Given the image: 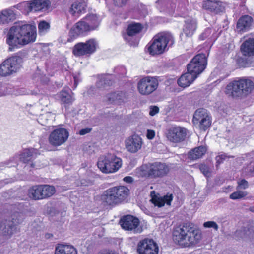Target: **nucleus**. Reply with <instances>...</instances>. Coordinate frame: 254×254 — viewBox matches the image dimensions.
<instances>
[{"label": "nucleus", "instance_id": "obj_41", "mask_svg": "<svg viewBox=\"0 0 254 254\" xmlns=\"http://www.w3.org/2000/svg\"><path fill=\"white\" fill-rule=\"evenodd\" d=\"M252 234L251 230L244 228L236 231L235 235L239 238L245 239L249 237Z\"/></svg>", "mask_w": 254, "mask_h": 254}, {"label": "nucleus", "instance_id": "obj_50", "mask_svg": "<svg viewBox=\"0 0 254 254\" xmlns=\"http://www.w3.org/2000/svg\"><path fill=\"white\" fill-rule=\"evenodd\" d=\"M128 0H114L115 5L122 7L125 5Z\"/></svg>", "mask_w": 254, "mask_h": 254}, {"label": "nucleus", "instance_id": "obj_6", "mask_svg": "<svg viewBox=\"0 0 254 254\" xmlns=\"http://www.w3.org/2000/svg\"><path fill=\"white\" fill-rule=\"evenodd\" d=\"M22 58L18 56L9 57L0 65V75L6 77L16 73L22 66Z\"/></svg>", "mask_w": 254, "mask_h": 254}, {"label": "nucleus", "instance_id": "obj_40", "mask_svg": "<svg viewBox=\"0 0 254 254\" xmlns=\"http://www.w3.org/2000/svg\"><path fill=\"white\" fill-rule=\"evenodd\" d=\"M53 118V115L50 113H46L44 114L41 115L38 118L37 121L39 124L42 126H46L48 121L52 120Z\"/></svg>", "mask_w": 254, "mask_h": 254}, {"label": "nucleus", "instance_id": "obj_25", "mask_svg": "<svg viewBox=\"0 0 254 254\" xmlns=\"http://www.w3.org/2000/svg\"><path fill=\"white\" fill-rule=\"evenodd\" d=\"M57 96L59 98L61 102L65 105V107L67 105L72 104L74 100V98L73 97V93L69 89L68 90H62L57 94Z\"/></svg>", "mask_w": 254, "mask_h": 254}, {"label": "nucleus", "instance_id": "obj_31", "mask_svg": "<svg viewBox=\"0 0 254 254\" xmlns=\"http://www.w3.org/2000/svg\"><path fill=\"white\" fill-rule=\"evenodd\" d=\"M76 249L71 245H59L56 248L55 254H77Z\"/></svg>", "mask_w": 254, "mask_h": 254}, {"label": "nucleus", "instance_id": "obj_4", "mask_svg": "<svg viewBox=\"0 0 254 254\" xmlns=\"http://www.w3.org/2000/svg\"><path fill=\"white\" fill-rule=\"evenodd\" d=\"M129 190L123 186L112 187L107 190L101 196L105 205H113L121 203L127 197Z\"/></svg>", "mask_w": 254, "mask_h": 254}, {"label": "nucleus", "instance_id": "obj_16", "mask_svg": "<svg viewBox=\"0 0 254 254\" xmlns=\"http://www.w3.org/2000/svg\"><path fill=\"white\" fill-rule=\"evenodd\" d=\"M16 226L10 220H3L0 222V235L5 239H9L16 231Z\"/></svg>", "mask_w": 254, "mask_h": 254}, {"label": "nucleus", "instance_id": "obj_23", "mask_svg": "<svg viewBox=\"0 0 254 254\" xmlns=\"http://www.w3.org/2000/svg\"><path fill=\"white\" fill-rule=\"evenodd\" d=\"M49 0H34L30 4L31 11L37 12L47 10L50 5Z\"/></svg>", "mask_w": 254, "mask_h": 254}, {"label": "nucleus", "instance_id": "obj_32", "mask_svg": "<svg viewBox=\"0 0 254 254\" xmlns=\"http://www.w3.org/2000/svg\"><path fill=\"white\" fill-rule=\"evenodd\" d=\"M206 152L205 147L200 146L195 147L188 153V158L191 160H196L202 157Z\"/></svg>", "mask_w": 254, "mask_h": 254}, {"label": "nucleus", "instance_id": "obj_2", "mask_svg": "<svg viewBox=\"0 0 254 254\" xmlns=\"http://www.w3.org/2000/svg\"><path fill=\"white\" fill-rule=\"evenodd\" d=\"M173 236L174 241L184 247L195 245L201 238L200 234L189 223H186L182 227L177 228L173 232Z\"/></svg>", "mask_w": 254, "mask_h": 254}, {"label": "nucleus", "instance_id": "obj_19", "mask_svg": "<svg viewBox=\"0 0 254 254\" xmlns=\"http://www.w3.org/2000/svg\"><path fill=\"white\" fill-rule=\"evenodd\" d=\"M89 31L90 30L87 23L84 21H79L71 28L69 34L71 37L76 38Z\"/></svg>", "mask_w": 254, "mask_h": 254}, {"label": "nucleus", "instance_id": "obj_53", "mask_svg": "<svg viewBox=\"0 0 254 254\" xmlns=\"http://www.w3.org/2000/svg\"><path fill=\"white\" fill-rule=\"evenodd\" d=\"M91 130H92V128H89V127L81 129L79 131V134H80V135H84L90 132Z\"/></svg>", "mask_w": 254, "mask_h": 254}, {"label": "nucleus", "instance_id": "obj_52", "mask_svg": "<svg viewBox=\"0 0 254 254\" xmlns=\"http://www.w3.org/2000/svg\"><path fill=\"white\" fill-rule=\"evenodd\" d=\"M159 110V108L157 106L150 107L149 115L153 116L158 113Z\"/></svg>", "mask_w": 254, "mask_h": 254}, {"label": "nucleus", "instance_id": "obj_51", "mask_svg": "<svg viewBox=\"0 0 254 254\" xmlns=\"http://www.w3.org/2000/svg\"><path fill=\"white\" fill-rule=\"evenodd\" d=\"M226 158L225 154H221L216 157L217 165L220 164Z\"/></svg>", "mask_w": 254, "mask_h": 254}, {"label": "nucleus", "instance_id": "obj_34", "mask_svg": "<svg viewBox=\"0 0 254 254\" xmlns=\"http://www.w3.org/2000/svg\"><path fill=\"white\" fill-rule=\"evenodd\" d=\"M114 83L111 75H103L97 82L96 86L99 88H105Z\"/></svg>", "mask_w": 254, "mask_h": 254}, {"label": "nucleus", "instance_id": "obj_30", "mask_svg": "<svg viewBox=\"0 0 254 254\" xmlns=\"http://www.w3.org/2000/svg\"><path fill=\"white\" fill-rule=\"evenodd\" d=\"M86 7V4L83 1L74 2L70 9V13L73 16H78L79 14L84 12Z\"/></svg>", "mask_w": 254, "mask_h": 254}, {"label": "nucleus", "instance_id": "obj_3", "mask_svg": "<svg viewBox=\"0 0 254 254\" xmlns=\"http://www.w3.org/2000/svg\"><path fill=\"white\" fill-rule=\"evenodd\" d=\"M254 88V83L250 79L242 78L229 83L225 93L233 98H243L250 94Z\"/></svg>", "mask_w": 254, "mask_h": 254}, {"label": "nucleus", "instance_id": "obj_14", "mask_svg": "<svg viewBox=\"0 0 254 254\" xmlns=\"http://www.w3.org/2000/svg\"><path fill=\"white\" fill-rule=\"evenodd\" d=\"M125 145L128 152L135 153L141 149L143 140L139 135L134 134L125 139Z\"/></svg>", "mask_w": 254, "mask_h": 254}, {"label": "nucleus", "instance_id": "obj_28", "mask_svg": "<svg viewBox=\"0 0 254 254\" xmlns=\"http://www.w3.org/2000/svg\"><path fill=\"white\" fill-rule=\"evenodd\" d=\"M15 18V14L11 9H5L0 11V23H7L13 21Z\"/></svg>", "mask_w": 254, "mask_h": 254}, {"label": "nucleus", "instance_id": "obj_45", "mask_svg": "<svg viewBox=\"0 0 254 254\" xmlns=\"http://www.w3.org/2000/svg\"><path fill=\"white\" fill-rule=\"evenodd\" d=\"M10 93L11 90L7 85L0 83V96H5Z\"/></svg>", "mask_w": 254, "mask_h": 254}, {"label": "nucleus", "instance_id": "obj_36", "mask_svg": "<svg viewBox=\"0 0 254 254\" xmlns=\"http://www.w3.org/2000/svg\"><path fill=\"white\" fill-rule=\"evenodd\" d=\"M42 199L49 197L53 195L55 189L54 187L48 185H40Z\"/></svg>", "mask_w": 254, "mask_h": 254}, {"label": "nucleus", "instance_id": "obj_48", "mask_svg": "<svg viewBox=\"0 0 254 254\" xmlns=\"http://www.w3.org/2000/svg\"><path fill=\"white\" fill-rule=\"evenodd\" d=\"M200 171L205 176H208L210 175L209 168L205 164H201L199 167Z\"/></svg>", "mask_w": 254, "mask_h": 254}, {"label": "nucleus", "instance_id": "obj_37", "mask_svg": "<svg viewBox=\"0 0 254 254\" xmlns=\"http://www.w3.org/2000/svg\"><path fill=\"white\" fill-rule=\"evenodd\" d=\"M28 193L29 197L34 200L42 199L40 185L31 188L28 190Z\"/></svg>", "mask_w": 254, "mask_h": 254}, {"label": "nucleus", "instance_id": "obj_58", "mask_svg": "<svg viewBox=\"0 0 254 254\" xmlns=\"http://www.w3.org/2000/svg\"><path fill=\"white\" fill-rule=\"evenodd\" d=\"M51 236H52V235L51 234H47L46 235V237L47 238H49Z\"/></svg>", "mask_w": 254, "mask_h": 254}, {"label": "nucleus", "instance_id": "obj_44", "mask_svg": "<svg viewBox=\"0 0 254 254\" xmlns=\"http://www.w3.org/2000/svg\"><path fill=\"white\" fill-rule=\"evenodd\" d=\"M157 3L160 7L164 6L172 9L175 7V3L171 2L170 0H158Z\"/></svg>", "mask_w": 254, "mask_h": 254}, {"label": "nucleus", "instance_id": "obj_8", "mask_svg": "<svg viewBox=\"0 0 254 254\" xmlns=\"http://www.w3.org/2000/svg\"><path fill=\"white\" fill-rule=\"evenodd\" d=\"M97 42L94 39H91L86 42L76 44L73 47L72 53L75 56L91 55L96 50Z\"/></svg>", "mask_w": 254, "mask_h": 254}, {"label": "nucleus", "instance_id": "obj_9", "mask_svg": "<svg viewBox=\"0 0 254 254\" xmlns=\"http://www.w3.org/2000/svg\"><path fill=\"white\" fill-rule=\"evenodd\" d=\"M158 86V81L156 78L147 76L139 81L137 89L141 95H148L154 92Z\"/></svg>", "mask_w": 254, "mask_h": 254}, {"label": "nucleus", "instance_id": "obj_24", "mask_svg": "<svg viewBox=\"0 0 254 254\" xmlns=\"http://www.w3.org/2000/svg\"><path fill=\"white\" fill-rule=\"evenodd\" d=\"M253 22L252 18L249 15L241 17L237 23V29L239 32H244L248 31Z\"/></svg>", "mask_w": 254, "mask_h": 254}, {"label": "nucleus", "instance_id": "obj_20", "mask_svg": "<svg viewBox=\"0 0 254 254\" xmlns=\"http://www.w3.org/2000/svg\"><path fill=\"white\" fill-rule=\"evenodd\" d=\"M203 7L205 9L216 14L222 12L224 9V6L222 3L216 0H207L204 2Z\"/></svg>", "mask_w": 254, "mask_h": 254}, {"label": "nucleus", "instance_id": "obj_38", "mask_svg": "<svg viewBox=\"0 0 254 254\" xmlns=\"http://www.w3.org/2000/svg\"><path fill=\"white\" fill-rule=\"evenodd\" d=\"M142 25L138 23L130 24L128 25L127 29V34L128 36H132L139 33L142 29Z\"/></svg>", "mask_w": 254, "mask_h": 254}, {"label": "nucleus", "instance_id": "obj_18", "mask_svg": "<svg viewBox=\"0 0 254 254\" xmlns=\"http://www.w3.org/2000/svg\"><path fill=\"white\" fill-rule=\"evenodd\" d=\"M240 50L244 56H254V38H249L244 41L241 45Z\"/></svg>", "mask_w": 254, "mask_h": 254}, {"label": "nucleus", "instance_id": "obj_11", "mask_svg": "<svg viewBox=\"0 0 254 254\" xmlns=\"http://www.w3.org/2000/svg\"><path fill=\"white\" fill-rule=\"evenodd\" d=\"M120 224L123 229L134 233H140L143 230L139 219L132 215L124 216L121 219Z\"/></svg>", "mask_w": 254, "mask_h": 254}, {"label": "nucleus", "instance_id": "obj_57", "mask_svg": "<svg viewBox=\"0 0 254 254\" xmlns=\"http://www.w3.org/2000/svg\"><path fill=\"white\" fill-rule=\"evenodd\" d=\"M30 166H31V167H32V168H34V167H36V168H37V167H38V166H36V165H35V164H34V163H30Z\"/></svg>", "mask_w": 254, "mask_h": 254}, {"label": "nucleus", "instance_id": "obj_5", "mask_svg": "<svg viewBox=\"0 0 254 254\" xmlns=\"http://www.w3.org/2000/svg\"><path fill=\"white\" fill-rule=\"evenodd\" d=\"M174 39L169 33H160L155 36L153 42L148 48L152 55H159L168 50L174 44Z\"/></svg>", "mask_w": 254, "mask_h": 254}, {"label": "nucleus", "instance_id": "obj_33", "mask_svg": "<svg viewBox=\"0 0 254 254\" xmlns=\"http://www.w3.org/2000/svg\"><path fill=\"white\" fill-rule=\"evenodd\" d=\"M37 150L34 148L25 150L20 155V160L25 163H28L37 156Z\"/></svg>", "mask_w": 254, "mask_h": 254}, {"label": "nucleus", "instance_id": "obj_1", "mask_svg": "<svg viewBox=\"0 0 254 254\" xmlns=\"http://www.w3.org/2000/svg\"><path fill=\"white\" fill-rule=\"evenodd\" d=\"M36 28L31 24H16L9 29L6 38L8 50L12 51L30 43L34 42L36 38Z\"/></svg>", "mask_w": 254, "mask_h": 254}, {"label": "nucleus", "instance_id": "obj_55", "mask_svg": "<svg viewBox=\"0 0 254 254\" xmlns=\"http://www.w3.org/2000/svg\"><path fill=\"white\" fill-rule=\"evenodd\" d=\"M123 180L125 182L128 183H131L133 180V178L130 176L125 177Z\"/></svg>", "mask_w": 254, "mask_h": 254}, {"label": "nucleus", "instance_id": "obj_54", "mask_svg": "<svg viewBox=\"0 0 254 254\" xmlns=\"http://www.w3.org/2000/svg\"><path fill=\"white\" fill-rule=\"evenodd\" d=\"M155 132L153 130H148L146 136L149 139H152L154 137Z\"/></svg>", "mask_w": 254, "mask_h": 254}, {"label": "nucleus", "instance_id": "obj_49", "mask_svg": "<svg viewBox=\"0 0 254 254\" xmlns=\"http://www.w3.org/2000/svg\"><path fill=\"white\" fill-rule=\"evenodd\" d=\"M212 33V30L210 28L206 29L200 35L199 38L201 40H204L209 37Z\"/></svg>", "mask_w": 254, "mask_h": 254}, {"label": "nucleus", "instance_id": "obj_29", "mask_svg": "<svg viewBox=\"0 0 254 254\" xmlns=\"http://www.w3.org/2000/svg\"><path fill=\"white\" fill-rule=\"evenodd\" d=\"M173 195L172 194H167L163 197H154L151 200L152 203L155 206H157L159 207L163 206L165 204L168 205H170L171 203L173 200Z\"/></svg>", "mask_w": 254, "mask_h": 254}, {"label": "nucleus", "instance_id": "obj_47", "mask_svg": "<svg viewBox=\"0 0 254 254\" xmlns=\"http://www.w3.org/2000/svg\"><path fill=\"white\" fill-rule=\"evenodd\" d=\"M248 182L245 179H242L238 182L237 190L245 189L248 187Z\"/></svg>", "mask_w": 254, "mask_h": 254}, {"label": "nucleus", "instance_id": "obj_22", "mask_svg": "<svg viewBox=\"0 0 254 254\" xmlns=\"http://www.w3.org/2000/svg\"><path fill=\"white\" fill-rule=\"evenodd\" d=\"M197 28L196 21L192 18H188L185 21L183 32L187 37H191Z\"/></svg>", "mask_w": 254, "mask_h": 254}, {"label": "nucleus", "instance_id": "obj_26", "mask_svg": "<svg viewBox=\"0 0 254 254\" xmlns=\"http://www.w3.org/2000/svg\"><path fill=\"white\" fill-rule=\"evenodd\" d=\"M196 78L195 74L188 71L179 78L178 84L180 87L185 88L190 86Z\"/></svg>", "mask_w": 254, "mask_h": 254}, {"label": "nucleus", "instance_id": "obj_43", "mask_svg": "<svg viewBox=\"0 0 254 254\" xmlns=\"http://www.w3.org/2000/svg\"><path fill=\"white\" fill-rule=\"evenodd\" d=\"M247 192L244 191H237L233 192L230 195V198L233 200L241 199L247 196Z\"/></svg>", "mask_w": 254, "mask_h": 254}, {"label": "nucleus", "instance_id": "obj_10", "mask_svg": "<svg viewBox=\"0 0 254 254\" xmlns=\"http://www.w3.org/2000/svg\"><path fill=\"white\" fill-rule=\"evenodd\" d=\"M193 122L198 125L200 129L206 130L211 125V119L209 113L204 108L197 109L193 115Z\"/></svg>", "mask_w": 254, "mask_h": 254}, {"label": "nucleus", "instance_id": "obj_27", "mask_svg": "<svg viewBox=\"0 0 254 254\" xmlns=\"http://www.w3.org/2000/svg\"><path fill=\"white\" fill-rule=\"evenodd\" d=\"M125 94L122 92H116L109 93L104 99V101L109 104L120 103L124 101Z\"/></svg>", "mask_w": 254, "mask_h": 254}, {"label": "nucleus", "instance_id": "obj_15", "mask_svg": "<svg viewBox=\"0 0 254 254\" xmlns=\"http://www.w3.org/2000/svg\"><path fill=\"white\" fill-rule=\"evenodd\" d=\"M187 129L181 127L170 128L167 133V138L171 142L179 143L184 141L187 135Z\"/></svg>", "mask_w": 254, "mask_h": 254}, {"label": "nucleus", "instance_id": "obj_21", "mask_svg": "<svg viewBox=\"0 0 254 254\" xmlns=\"http://www.w3.org/2000/svg\"><path fill=\"white\" fill-rule=\"evenodd\" d=\"M112 159L110 154L101 156L98 161L97 165L99 169L104 173H110L113 170L110 165V161Z\"/></svg>", "mask_w": 254, "mask_h": 254}, {"label": "nucleus", "instance_id": "obj_7", "mask_svg": "<svg viewBox=\"0 0 254 254\" xmlns=\"http://www.w3.org/2000/svg\"><path fill=\"white\" fill-rule=\"evenodd\" d=\"M207 64L206 56L204 54L196 55L188 64L187 70L197 77L205 68Z\"/></svg>", "mask_w": 254, "mask_h": 254}, {"label": "nucleus", "instance_id": "obj_39", "mask_svg": "<svg viewBox=\"0 0 254 254\" xmlns=\"http://www.w3.org/2000/svg\"><path fill=\"white\" fill-rule=\"evenodd\" d=\"M110 157H111L112 159L110 161V165L112 170L111 171V173H113L119 170L120 168L122 165V159L120 158L116 157L115 155L110 154Z\"/></svg>", "mask_w": 254, "mask_h": 254}, {"label": "nucleus", "instance_id": "obj_12", "mask_svg": "<svg viewBox=\"0 0 254 254\" xmlns=\"http://www.w3.org/2000/svg\"><path fill=\"white\" fill-rule=\"evenodd\" d=\"M69 136L68 131L64 128L54 129L49 136V143L53 146H59L64 144Z\"/></svg>", "mask_w": 254, "mask_h": 254}, {"label": "nucleus", "instance_id": "obj_46", "mask_svg": "<svg viewBox=\"0 0 254 254\" xmlns=\"http://www.w3.org/2000/svg\"><path fill=\"white\" fill-rule=\"evenodd\" d=\"M203 226L205 228H213L215 230H217L218 229V225L214 221H207L203 224Z\"/></svg>", "mask_w": 254, "mask_h": 254}, {"label": "nucleus", "instance_id": "obj_42", "mask_svg": "<svg viewBox=\"0 0 254 254\" xmlns=\"http://www.w3.org/2000/svg\"><path fill=\"white\" fill-rule=\"evenodd\" d=\"M50 24L45 21H41L38 24L39 33L41 35L46 33L50 29Z\"/></svg>", "mask_w": 254, "mask_h": 254}, {"label": "nucleus", "instance_id": "obj_56", "mask_svg": "<svg viewBox=\"0 0 254 254\" xmlns=\"http://www.w3.org/2000/svg\"><path fill=\"white\" fill-rule=\"evenodd\" d=\"M99 254H118L114 251H104L100 253Z\"/></svg>", "mask_w": 254, "mask_h": 254}, {"label": "nucleus", "instance_id": "obj_35", "mask_svg": "<svg viewBox=\"0 0 254 254\" xmlns=\"http://www.w3.org/2000/svg\"><path fill=\"white\" fill-rule=\"evenodd\" d=\"M90 30L96 29L100 24V19L96 14L88 15L85 18Z\"/></svg>", "mask_w": 254, "mask_h": 254}, {"label": "nucleus", "instance_id": "obj_13", "mask_svg": "<svg viewBox=\"0 0 254 254\" xmlns=\"http://www.w3.org/2000/svg\"><path fill=\"white\" fill-rule=\"evenodd\" d=\"M159 248L157 244L150 239L140 241L137 247L138 254H158Z\"/></svg>", "mask_w": 254, "mask_h": 254}, {"label": "nucleus", "instance_id": "obj_17", "mask_svg": "<svg viewBox=\"0 0 254 254\" xmlns=\"http://www.w3.org/2000/svg\"><path fill=\"white\" fill-rule=\"evenodd\" d=\"M168 171V167L165 164L155 162L151 164L148 174L152 178L161 177L165 175Z\"/></svg>", "mask_w": 254, "mask_h": 254}]
</instances>
